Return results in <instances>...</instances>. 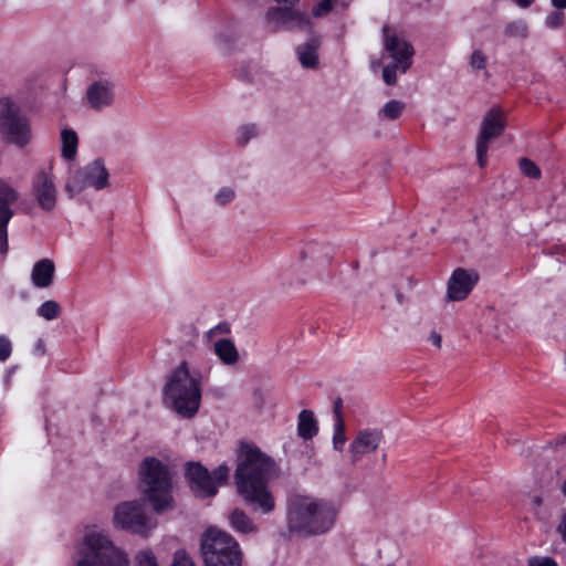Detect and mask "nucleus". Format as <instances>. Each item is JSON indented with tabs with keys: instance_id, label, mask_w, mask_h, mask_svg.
Here are the masks:
<instances>
[{
	"instance_id": "1",
	"label": "nucleus",
	"mask_w": 566,
	"mask_h": 566,
	"mask_svg": "<svg viewBox=\"0 0 566 566\" xmlns=\"http://www.w3.org/2000/svg\"><path fill=\"white\" fill-rule=\"evenodd\" d=\"M276 475L275 462L259 448L243 443L234 472L237 492L243 500L263 514L275 509V500L268 483Z\"/></svg>"
},
{
	"instance_id": "2",
	"label": "nucleus",
	"mask_w": 566,
	"mask_h": 566,
	"mask_svg": "<svg viewBox=\"0 0 566 566\" xmlns=\"http://www.w3.org/2000/svg\"><path fill=\"white\" fill-rule=\"evenodd\" d=\"M338 507L331 500L313 495L295 494L287 502L290 531L305 536L327 533L335 525Z\"/></svg>"
},
{
	"instance_id": "3",
	"label": "nucleus",
	"mask_w": 566,
	"mask_h": 566,
	"mask_svg": "<svg viewBox=\"0 0 566 566\" xmlns=\"http://www.w3.org/2000/svg\"><path fill=\"white\" fill-rule=\"evenodd\" d=\"M200 371L191 368L188 361L182 360L170 374L165 387V401L178 415L187 418L193 417L201 402Z\"/></svg>"
},
{
	"instance_id": "4",
	"label": "nucleus",
	"mask_w": 566,
	"mask_h": 566,
	"mask_svg": "<svg viewBox=\"0 0 566 566\" xmlns=\"http://www.w3.org/2000/svg\"><path fill=\"white\" fill-rule=\"evenodd\" d=\"M139 483L155 512L172 509L171 475L161 461L153 457L146 458L139 468Z\"/></svg>"
},
{
	"instance_id": "5",
	"label": "nucleus",
	"mask_w": 566,
	"mask_h": 566,
	"mask_svg": "<svg viewBox=\"0 0 566 566\" xmlns=\"http://www.w3.org/2000/svg\"><path fill=\"white\" fill-rule=\"evenodd\" d=\"M203 566H242V552L229 533L209 528L200 545Z\"/></svg>"
},
{
	"instance_id": "6",
	"label": "nucleus",
	"mask_w": 566,
	"mask_h": 566,
	"mask_svg": "<svg viewBox=\"0 0 566 566\" xmlns=\"http://www.w3.org/2000/svg\"><path fill=\"white\" fill-rule=\"evenodd\" d=\"M83 554L76 566H128L126 554L103 533L85 535Z\"/></svg>"
},
{
	"instance_id": "7",
	"label": "nucleus",
	"mask_w": 566,
	"mask_h": 566,
	"mask_svg": "<svg viewBox=\"0 0 566 566\" xmlns=\"http://www.w3.org/2000/svg\"><path fill=\"white\" fill-rule=\"evenodd\" d=\"M0 136L18 147L25 146L31 139V129L19 107L9 98L0 99Z\"/></svg>"
},
{
	"instance_id": "8",
	"label": "nucleus",
	"mask_w": 566,
	"mask_h": 566,
	"mask_svg": "<svg viewBox=\"0 0 566 566\" xmlns=\"http://www.w3.org/2000/svg\"><path fill=\"white\" fill-rule=\"evenodd\" d=\"M109 172L103 159L97 158L71 172L64 189L72 198L86 188L102 190L109 186Z\"/></svg>"
},
{
	"instance_id": "9",
	"label": "nucleus",
	"mask_w": 566,
	"mask_h": 566,
	"mask_svg": "<svg viewBox=\"0 0 566 566\" xmlns=\"http://www.w3.org/2000/svg\"><path fill=\"white\" fill-rule=\"evenodd\" d=\"M114 524L132 533L147 536L156 527L154 522L145 512V504L142 501L123 502L114 511Z\"/></svg>"
},
{
	"instance_id": "10",
	"label": "nucleus",
	"mask_w": 566,
	"mask_h": 566,
	"mask_svg": "<svg viewBox=\"0 0 566 566\" xmlns=\"http://www.w3.org/2000/svg\"><path fill=\"white\" fill-rule=\"evenodd\" d=\"M229 471L227 465L221 464L212 473H209L201 464L189 463L186 476L196 496L210 497L214 496L218 486L227 481Z\"/></svg>"
},
{
	"instance_id": "11",
	"label": "nucleus",
	"mask_w": 566,
	"mask_h": 566,
	"mask_svg": "<svg viewBox=\"0 0 566 566\" xmlns=\"http://www.w3.org/2000/svg\"><path fill=\"white\" fill-rule=\"evenodd\" d=\"M505 129V117L500 108L489 109L481 122L476 137V158L479 166L484 168L488 163V150L490 143L500 137Z\"/></svg>"
},
{
	"instance_id": "12",
	"label": "nucleus",
	"mask_w": 566,
	"mask_h": 566,
	"mask_svg": "<svg viewBox=\"0 0 566 566\" xmlns=\"http://www.w3.org/2000/svg\"><path fill=\"white\" fill-rule=\"evenodd\" d=\"M382 45L392 62L402 64L401 74L412 65L415 49L405 38L398 35L389 25L382 27Z\"/></svg>"
},
{
	"instance_id": "13",
	"label": "nucleus",
	"mask_w": 566,
	"mask_h": 566,
	"mask_svg": "<svg viewBox=\"0 0 566 566\" xmlns=\"http://www.w3.org/2000/svg\"><path fill=\"white\" fill-rule=\"evenodd\" d=\"M32 195L42 210L50 212L55 209L57 188L51 169L36 172L32 180Z\"/></svg>"
},
{
	"instance_id": "14",
	"label": "nucleus",
	"mask_w": 566,
	"mask_h": 566,
	"mask_svg": "<svg viewBox=\"0 0 566 566\" xmlns=\"http://www.w3.org/2000/svg\"><path fill=\"white\" fill-rule=\"evenodd\" d=\"M384 440V432L377 428L359 430L349 444L348 452L353 463L360 461L365 455L374 453Z\"/></svg>"
},
{
	"instance_id": "15",
	"label": "nucleus",
	"mask_w": 566,
	"mask_h": 566,
	"mask_svg": "<svg viewBox=\"0 0 566 566\" xmlns=\"http://www.w3.org/2000/svg\"><path fill=\"white\" fill-rule=\"evenodd\" d=\"M19 199L18 191L9 184L0 180V253L8 252V223L13 217L11 206Z\"/></svg>"
},
{
	"instance_id": "16",
	"label": "nucleus",
	"mask_w": 566,
	"mask_h": 566,
	"mask_svg": "<svg viewBox=\"0 0 566 566\" xmlns=\"http://www.w3.org/2000/svg\"><path fill=\"white\" fill-rule=\"evenodd\" d=\"M85 101L88 107L95 112L111 107L115 102L114 83L108 80L92 83L86 90Z\"/></svg>"
},
{
	"instance_id": "17",
	"label": "nucleus",
	"mask_w": 566,
	"mask_h": 566,
	"mask_svg": "<svg viewBox=\"0 0 566 566\" xmlns=\"http://www.w3.org/2000/svg\"><path fill=\"white\" fill-rule=\"evenodd\" d=\"M479 281V274L475 271H469L459 268L453 271L448 281V298L450 301L464 300Z\"/></svg>"
},
{
	"instance_id": "18",
	"label": "nucleus",
	"mask_w": 566,
	"mask_h": 566,
	"mask_svg": "<svg viewBox=\"0 0 566 566\" xmlns=\"http://www.w3.org/2000/svg\"><path fill=\"white\" fill-rule=\"evenodd\" d=\"M55 265L50 259L38 261L32 269L31 280L34 286L43 289L52 284Z\"/></svg>"
},
{
	"instance_id": "19",
	"label": "nucleus",
	"mask_w": 566,
	"mask_h": 566,
	"mask_svg": "<svg viewBox=\"0 0 566 566\" xmlns=\"http://www.w3.org/2000/svg\"><path fill=\"white\" fill-rule=\"evenodd\" d=\"M292 17H295L293 9L289 8H271L265 13L266 27L273 31L290 29Z\"/></svg>"
},
{
	"instance_id": "20",
	"label": "nucleus",
	"mask_w": 566,
	"mask_h": 566,
	"mask_svg": "<svg viewBox=\"0 0 566 566\" xmlns=\"http://www.w3.org/2000/svg\"><path fill=\"white\" fill-rule=\"evenodd\" d=\"M230 526L238 533L251 534L258 532L252 518L241 509H234L229 515Z\"/></svg>"
},
{
	"instance_id": "21",
	"label": "nucleus",
	"mask_w": 566,
	"mask_h": 566,
	"mask_svg": "<svg viewBox=\"0 0 566 566\" xmlns=\"http://www.w3.org/2000/svg\"><path fill=\"white\" fill-rule=\"evenodd\" d=\"M214 353L224 365H234L239 360V352L229 338H221L214 343Z\"/></svg>"
},
{
	"instance_id": "22",
	"label": "nucleus",
	"mask_w": 566,
	"mask_h": 566,
	"mask_svg": "<svg viewBox=\"0 0 566 566\" xmlns=\"http://www.w3.org/2000/svg\"><path fill=\"white\" fill-rule=\"evenodd\" d=\"M318 426L313 411L304 409L298 413L297 433L304 440L317 434Z\"/></svg>"
},
{
	"instance_id": "23",
	"label": "nucleus",
	"mask_w": 566,
	"mask_h": 566,
	"mask_svg": "<svg viewBox=\"0 0 566 566\" xmlns=\"http://www.w3.org/2000/svg\"><path fill=\"white\" fill-rule=\"evenodd\" d=\"M61 155L66 160H74L77 153L78 137L73 129L61 132Z\"/></svg>"
},
{
	"instance_id": "24",
	"label": "nucleus",
	"mask_w": 566,
	"mask_h": 566,
	"mask_svg": "<svg viewBox=\"0 0 566 566\" xmlns=\"http://www.w3.org/2000/svg\"><path fill=\"white\" fill-rule=\"evenodd\" d=\"M318 42L311 41L297 48L298 60L304 67H316L318 64L317 55Z\"/></svg>"
},
{
	"instance_id": "25",
	"label": "nucleus",
	"mask_w": 566,
	"mask_h": 566,
	"mask_svg": "<svg viewBox=\"0 0 566 566\" xmlns=\"http://www.w3.org/2000/svg\"><path fill=\"white\" fill-rule=\"evenodd\" d=\"M504 34L509 38L525 39L528 35V25L522 19L511 21L505 25Z\"/></svg>"
},
{
	"instance_id": "26",
	"label": "nucleus",
	"mask_w": 566,
	"mask_h": 566,
	"mask_svg": "<svg viewBox=\"0 0 566 566\" xmlns=\"http://www.w3.org/2000/svg\"><path fill=\"white\" fill-rule=\"evenodd\" d=\"M38 314L46 321H52L60 316L61 306L56 301L49 300L41 304L38 308Z\"/></svg>"
},
{
	"instance_id": "27",
	"label": "nucleus",
	"mask_w": 566,
	"mask_h": 566,
	"mask_svg": "<svg viewBox=\"0 0 566 566\" xmlns=\"http://www.w3.org/2000/svg\"><path fill=\"white\" fill-rule=\"evenodd\" d=\"M405 109V103L398 99H391L385 104V106L380 111V115L386 119H397L402 111Z\"/></svg>"
},
{
	"instance_id": "28",
	"label": "nucleus",
	"mask_w": 566,
	"mask_h": 566,
	"mask_svg": "<svg viewBox=\"0 0 566 566\" xmlns=\"http://www.w3.org/2000/svg\"><path fill=\"white\" fill-rule=\"evenodd\" d=\"M346 434H345V422L344 419H338L334 423V433H333V447L337 451H342L346 443Z\"/></svg>"
},
{
	"instance_id": "29",
	"label": "nucleus",
	"mask_w": 566,
	"mask_h": 566,
	"mask_svg": "<svg viewBox=\"0 0 566 566\" xmlns=\"http://www.w3.org/2000/svg\"><path fill=\"white\" fill-rule=\"evenodd\" d=\"M402 64L392 62L386 65L382 70V80L387 85H395L397 83V73H401Z\"/></svg>"
},
{
	"instance_id": "30",
	"label": "nucleus",
	"mask_w": 566,
	"mask_h": 566,
	"mask_svg": "<svg viewBox=\"0 0 566 566\" xmlns=\"http://www.w3.org/2000/svg\"><path fill=\"white\" fill-rule=\"evenodd\" d=\"M135 566H159L150 549H142L135 556Z\"/></svg>"
},
{
	"instance_id": "31",
	"label": "nucleus",
	"mask_w": 566,
	"mask_h": 566,
	"mask_svg": "<svg viewBox=\"0 0 566 566\" xmlns=\"http://www.w3.org/2000/svg\"><path fill=\"white\" fill-rule=\"evenodd\" d=\"M235 198V190L232 187H222L219 189V191L214 195V202L220 206L224 207L226 205L233 201Z\"/></svg>"
},
{
	"instance_id": "32",
	"label": "nucleus",
	"mask_w": 566,
	"mask_h": 566,
	"mask_svg": "<svg viewBox=\"0 0 566 566\" xmlns=\"http://www.w3.org/2000/svg\"><path fill=\"white\" fill-rule=\"evenodd\" d=\"M520 169L530 178L538 179L541 177V170L537 165L527 158H522L520 160Z\"/></svg>"
},
{
	"instance_id": "33",
	"label": "nucleus",
	"mask_w": 566,
	"mask_h": 566,
	"mask_svg": "<svg viewBox=\"0 0 566 566\" xmlns=\"http://www.w3.org/2000/svg\"><path fill=\"white\" fill-rule=\"evenodd\" d=\"M295 17H292L290 29H305L310 24V20L305 13L293 10Z\"/></svg>"
},
{
	"instance_id": "34",
	"label": "nucleus",
	"mask_w": 566,
	"mask_h": 566,
	"mask_svg": "<svg viewBox=\"0 0 566 566\" xmlns=\"http://www.w3.org/2000/svg\"><path fill=\"white\" fill-rule=\"evenodd\" d=\"M170 566H196L190 556L185 551H177Z\"/></svg>"
},
{
	"instance_id": "35",
	"label": "nucleus",
	"mask_w": 566,
	"mask_h": 566,
	"mask_svg": "<svg viewBox=\"0 0 566 566\" xmlns=\"http://www.w3.org/2000/svg\"><path fill=\"white\" fill-rule=\"evenodd\" d=\"M256 135V127L254 125H244L238 132V139L242 144H247L250 138Z\"/></svg>"
},
{
	"instance_id": "36",
	"label": "nucleus",
	"mask_w": 566,
	"mask_h": 566,
	"mask_svg": "<svg viewBox=\"0 0 566 566\" xmlns=\"http://www.w3.org/2000/svg\"><path fill=\"white\" fill-rule=\"evenodd\" d=\"M334 0H322L312 10V14L316 18L326 15L333 8Z\"/></svg>"
},
{
	"instance_id": "37",
	"label": "nucleus",
	"mask_w": 566,
	"mask_h": 566,
	"mask_svg": "<svg viewBox=\"0 0 566 566\" xmlns=\"http://www.w3.org/2000/svg\"><path fill=\"white\" fill-rule=\"evenodd\" d=\"M470 64L474 70H482L486 65V56L481 50H474L471 59Z\"/></svg>"
},
{
	"instance_id": "38",
	"label": "nucleus",
	"mask_w": 566,
	"mask_h": 566,
	"mask_svg": "<svg viewBox=\"0 0 566 566\" xmlns=\"http://www.w3.org/2000/svg\"><path fill=\"white\" fill-rule=\"evenodd\" d=\"M564 23V13L555 11L546 18V25L551 29L562 27Z\"/></svg>"
},
{
	"instance_id": "39",
	"label": "nucleus",
	"mask_w": 566,
	"mask_h": 566,
	"mask_svg": "<svg viewBox=\"0 0 566 566\" xmlns=\"http://www.w3.org/2000/svg\"><path fill=\"white\" fill-rule=\"evenodd\" d=\"M11 342L4 336H0V361L7 360L11 355Z\"/></svg>"
},
{
	"instance_id": "40",
	"label": "nucleus",
	"mask_w": 566,
	"mask_h": 566,
	"mask_svg": "<svg viewBox=\"0 0 566 566\" xmlns=\"http://www.w3.org/2000/svg\"><path fill=\"white\" fill-rule=\"evenodd\" d=\"M528 566H557L551 557H533L528 560Z\"/></svg>"
},
{
	"instance_id": "41",
	"label": "nucleus",
	"mask_w": 566,
	"mask_h": 566,
	"mask_svg": "<svg viewBox=\"0 0 566 566\" xmlns=\"http://www.w3.org/2000/svg\"><path fill=\"white\" fill-rule=\"evenodd\" d=\"M557 532L560 534L563 541L566 542V511L562 514Z\"/></svg>"
},
{
	"instance_id": "42",
	"label": "nucleus",
	"mask_w": 566,
	"mask_h": 566,
	"mask_svg": "<svg viewBox=\"0 0 566 566\" xmlns=\"http://www.w3.org/2000/svg\"><path fill=\"white\" fill-rule=\"evenodd\" d=\"M253 398H254V401H255V405L259 409H261L264 405V401H265V397H264V394L262 392L261 389H255L253 391Z\"/></svg>"
},
{
	"instance_id": "43",
	"label": "nucleus",
	"mask_w": 566,
	"mask_h": 566,
	"mask_svg": "<svg viewBox=\"0 0 566 566\" xmlns=\"http://www.w3.org/2000/svg\"><path fill=\"white\" fill-rule=\"evenodd\" d=\"M342 408H343V401H342V399L338 398L334 402L335 421H337L338 419H343V417H342Z\"/></svg>"
},
{
	"instance_id": "44",
	"label": "nucleus",
	"mask_w": 566,
	"mask_h": 566,
	"mask_svg": "<svg viewBox=\"0 0 566 566\" xmlns=\"http://www.w3.org/2000/svg\"><path fill=\"white\" fill-rule=\"evenodd\" d=\"M429 340L438 348L441 347L442 338L441 335L434 331H432L429 335Z\"/></svg>"
},
{
	"instance_id": "45",
	"label": "nucleus",
	"mask_w": 566,
	"mask_h": 566,
	"mask_svg": "<svg viewBox=\"0 0 566 566\" xmlns=\"http://www.w3.org/2000/svg\"><path fill=\"white\" fill-rule=\"evenodd\" d=\"M514 1L520 8L526 9V8L531 7L535 0H514Z\"/></svg>"
},
{
	"instance_id": "46",
	"label": "nucleus",
	"mask_w": 566,
	"mask_h": 566,
	"mask_svg": "<svg viewBox=\"0 0 566 566\" xmlns=\"http://www.w3.org/2000/svg\"><path fill=\"white\" fill-rule=\"evenodd\" d=\"M552 4L557 9H566V0H551Z\"/></svg>"
},
{
	"instance_id": "47",
	"label": "nucleus",
	"mask_w": 566,
	"mask_h": 566,
	"mask_svg": "<svg viewBox=\"0 0 566 566\" xmlns=\"http://www.w3.org/2000/svg\"><path fill=\"white\" fill-rule=\"evenodd\" d=\"M532 503L535 506V509H539L542 506V504H543V497L539 496V495H535L532 499Z\"/></svg>"
},
{
	"instance_id": "48",
	"label": "nucleus",
	"mask_w": 566,
	"mask_h": 566,
	"mask_svg": "<svg viewBox=\"0 0 566 566\" xmlns=\"http://www.w3.org/2000/svg\"><path fill=\"white\" fill-rule=\"evenodd\" d=\"M280 3H285L289 6H294L298 0H276Z\"/></svg>"
},
{
	"instance_id": "49",
	"label": "nucleus",
	"mask_w": 566,
	"mask_h": 566,
	"mask_svg": "<svg viewBox=\"0 0 566 566\" xmlns=\"http://www.w3.org/2000/svg\"><path fill=\"white\" fill-rule=\"evenodd\" d=\"M560 491H562L563 495L566 497V479L563 481V483L560 485Z\"/></svg>"
}]
</instances>
